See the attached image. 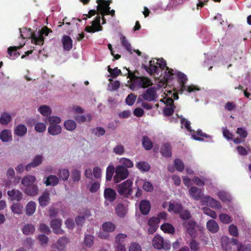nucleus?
Instances as JSON below:
<instances>
[{
  "label": "nucleus",
  "instance_id": "nucleus-1",
  "mask_svg": "<svg viewBox=\"0 0 251 251\" xmlns=\"http://www.w3.org/2000/svg\"><path fill=\"white\" fill-rule=\"evenodd\" d=\"M127 77L129 78L131 80L130 88L131 89L140 88H145L152 85V83L149 78L144 76H137L134 73L131 72L129 70H127Z\"/></svg>",
  "mask_w": 251,
  "mask_h": 251
},
{
  "label": "nucleus",
  "instance_id": "nucleus-2",
  "mask_svg": "<svg viewBox=\"0 0 251 251\" xmlns=\"http://www.w3.org/2000/svg\"><path fill=\"white\" fill-rule=\"evenodd\" d=\"M176 75L178 77V81L179 83L180 88V90L182 92L186 90L188 93H191L196 90L199 91L200 88L195 85H190L186 87L185 84L188 80L186 75L180 72H177Z\"/></svg>",
  "mask_w": 251,
  "mask_h": 251
},
{
  "label": "nucleus",
  "instance_id": "nucleus-3",
  "mask_svg": "<svg viewBox=\"0 0 251 251\" xmlns=\"http://www.w3.org/2000/svg\"><path fill=\"white\" fill-rule=\"evenodd\" d=\"M132 181L127 179L117 186V191L120 195L127 197L132 193Z\"/></svg>",
  "mask_w": 251,
  "mask_h": 251
},
{
  "label": "nucleus",
  "instance_id": "nucleus-4",
  "mask_svg": "<svg viewBox=\"0 0 251 251\" xmlns=\"http://www.w3.org/2000/svg\"><path fill=\"white\" fill-rule=\"evenodd\" d=\"M152 244L153 247L158 250L163 249L165 250H169L171 248V244L158 234H156L152 240Z\"/></svg>",
  "mask_w": 251,
  "mask_h": 251
},
{
  "label": "nucleus",
  "instance_id": "nucleus-5",
  "mask_svg": "<svg viewBox=\"0 0 251 251\" xmlns=\"http://www.w3.org/2000/svg\"><path fill=\"white\" fill-rule=\"evenodd\" d=\"M129 174L128 170L123 166H118L115 169V175L113 179L115 183H118L126 179Z\"/></svg>",
  "mask_w": 251,
  "mask_h": 251
},
{
  "label": "nucleus",
  "instance_id": "nucleus-6",
  "mask_svg": "<svg viewBox=\"0 0 251 251\" xmlns=\"http://www.w3.org/2000/svg\"><path fill=\"white\" fill-rule=\"evenodd\" d=\"M20 32H21V36L23 38H30L31 39V42L32 43L35 44V45H42L44 43V37L42 36V35H40L39 33L38 37H37L35 33L32 32L30 31V29H29V35L28 36L24 37L23 35L22 34V32H24L25 31H27V28H24L23 29V31L21 30V29H20Z\"/></svg>",
  "mask_w": 251,
  "mask_h": 251
},
{
  "label": "nucleus",
  "instance_id": "nucleus-7",
  "mask_svg": "<svg viewBox=\"0 0 251 251\" xmlns=\"http://www.w3.org/2000/svg\"><path fill=\"white\" fill-rule=\"evenodd\" d=\"M99 13L92 22L91 26L87 25L85 28V30L88 32H95L102 30V26L100 25V17Z\"/></svg>",
  "mask_w": 251,
  "mask_h": 251
},
{
  "label": "nucleus",
  "instance_id": "nucleus-8",
  "mask_svg": "<svg viewBox=\"0 0 251 251\" xmlns=\"http://www.w3.org/2000/svg\"><path fill=\"white\" fill-rule=\"evenodd\" d=\"M111 1L105 0H97V3H98L97 5V11L102 16H104V13L107 11V10L110 9L109 6Z\"/></svg>",
  "mask_w": 251,
  "mask_h": 251
},
{
  "label": "nucleus",
  "instance_id": "nucleus-9",
  "mask_svg": "<svg viewBox=\"0 0 251 251\" xmlns=\"http://www.w3.org/2000/svg\"><path fill=\"white\" fill-rule=\"evenodd\" d=\"M141 96L146 101H152L154 100L156 98V93L155 88L154 87L148 88Z\"/></svg>",
  "mask_w": 251,
  "mask_h": 251
},
{
  "label": "nucleus",
  "instance_id": "nucleus-10",
  "mask_svg": "<svg viewBox=\"0 0 251 251\" xmlns=\"http://www.w3.org/2000/svg\"><path fill=\"white\" fill-rule=\"evenodd\" d=\"M183 227L185 228L186 232L189 234L191 237L195 235L196 230L195 226L196 223L193 221H186L182 224Z\"/></svg>",
  "mask_w": 251,
  "mask_h": 251
},
{
  "label": "nucleus",
  "instance_id": "nucleus-11",
  "mask_svg": "<svg viewBox=\"0 0 251 251\" xmlns=\"http://www.w3.org/2000/svg\"><path fill=\"white\" fill-rule=\"evenodd\" d=\"M25 44V43H24L18 46L9 47L7 49V53L8 54L7 57L12 60H15L20 55V53L18 51V50L21 49Z\"/></svg>",
  "mask_w": 251,
  "mask_h": 251
},
{
  "label": "nucleus",
  "instance_id": "nucleus-12",
  "mask_svg": "<svg viewBox=\"0 0 251 251\" xmlns=\"http://www.w3.org/2000/svg\"><path fill=\"white\" fill-rule=\"evenodd\" d=\"M61 224L62 220L61 219H54L51 221L50 225L54 233L56 234L64 233V230L61 229Z\"/></svg>",
  "mask_w": 251,
  "mask_h": 251
},
{
  "label": "nucleus",
  "instance_id": "nucleus-13",
  "mask_svg": "<svg viewBox=\"0 0 251 251\" xmlns=\"http://www.w3.org/2000/svg\"><path fill=\"white\" fill-rule=\"evenodd\" d=\"M202 201L206 203L207 205H209L212 208L218 209L222 208L221 203L209 196H206L204 197L203 198Z\"/></svg>",
  "mask_w": 251,
  "mask_h": 251
},
{
  "label": "nucleus",
  "instance_id": "nucleus-14",
  "mask_svg": "<svg viewBox=\"0 0 251 251\" xmlns=\"http://www.w3.org/2000/svg\"><path fill=\"white\" fill-rule=\"evenodd\" d=\"M155 64H156L154 60L151 59L149 62V66H147L146 65L143 64L142 68H144L147 71V72L151 75H152L154 73L158 74L159 69L157 66Z\"/></svg>",
  "mask_w": 251,
  "mask_h": 251
},
{
  "label": "nucleus",
  "instance_id": "nucleus-15",
  "mask_svg": "<svg viewBox=\"0 0 251 251\" xmlns=\"http://www.w3.org/2000/svg\"><path fill=\"white\" fill-rule=\"evenodd\" d=\"M103 196L105 201L112 202L116 199V193L112 188H106L104 190Z\"/></svg>",
  "mask_w": 251,
  "mask_h": 251
},
{
  "label": "nucleus",
  "instance_id": "nucleus-16",
  "mask_svg": "<svg viewBox=\"0 0 251 251\" xmlns=\"http://www.w3.org/2000/svg\"><path fill=\"white\" fill-rule=\"evenodd\" d=\"M7 195L11 201H21L23 199V193L19 190L13 189L7 191Z\"/></svg>",
  "mask_w": 251,
  "mask_h": 251
},
{
  "label": "nucleus",
  "instance_id": "nucleus-17",
  "mask_svg": "<svg viewBox=\"0 0 251 251\" xmlns=\"http://www.w3.org/2000/svg\"><path fill=\"white\" fill-rule=\"evenodd\" d=\"M43 157L42 155H36L33 159L32 161L25 166V170L28 171L31 168H35L40 165L43 161Z\"/></svg>",
  "mask_w": 251,
  "mask_h": 251
},
{
  "label": "nucleus",
  "instance_id": "nucleus-18",
  "mask_svg": "<svg viewBox=\"0 0 251 251\" xmlns=\"http://www.w3.org/2000/svg\"><path fill=\"white\" fill-rule=\"evenodd\" d=\"M222 249L224 251H231V243L230 239L227 236L222 237L221 239Z\"/></svg>",
  "mask_w": 251,
  "mask_h": 251
},
{
  "label": "nucleus",
  "instance_id": "nucleus-19",
  "mask_svg": "<svg viewBox=\"0 0 251 251\" xmlns=\"http://www.w3.org/2000/svg\"><path fill=\"white\" fill-rule=\"evenodd\" d=\"M139 209L141 213L146 215L149 214L151 210V204L147 200H142L139 204Z\"/></svg>",
  "mask_w": 251,
  "mask_h": 251
},
{
  "label": "nucleus",
  "instance_id": "nucleus-20",
  "mask_svg": "<svg viewBox=\"0 0 251 251\" xmlns=\"http://www.w3.org/2000/svg\"><path fill=\"white\" fill-rule=\"evenodd\" d=\"M62 43L65 50L70 51L73 48V40L68 35H64L62 37Z\"/></svg>",
  "mask_w": 251,
  "mask_h": 251
},
{
  "label": "nucleus",
  "instance_id": "nucleus-21",
  "mask_svg": "<svg viewBox=\"0 0 251 251\" xmlns=\"http://www.w3.org/2000/svg\"><path fill=\"white\" fill-rule=\"evenodd\" d=\"M190 195L195 200L201 199L202 196L201 190L197 187H192L189 190Z\"/></svg>",
  "mask_w": 251,
  "mask_h": 251
},
{
  "label": "nucleus",
  "instance_id": "nucleus-22",
  "mask_svg": "<svg viewBox=\"0 0 251 251\" xmlns=\"http://www.w3.org/2000/svg\"><path fill=\"white\" fill-rule=\"evenodd\" d=\"M206 227L211 233H217L219 230V226L217 222L214 220H210L206 223Z\"/></svg>",
  "mask_w": 251,
  "mask_h": 251
},
{
  "label": "nucleus",
  "instance_id": "nucleus-23",
  "mask_svg": "<svg viewBox=\"0 0 251 251\" xmlns=\"http://www.w3.org/2000/svg\"><path fill=\"white\" fill-rule=\"evenodd\" d=\"M40 205L42 207L47 206L50 201V198L49 197V192H44L42 195L38 199Z\"/></svg>",
  "mask_w": 251,
  "mask_h": 251
},
{
  "label": "nucleus",
  "instance_id": "nucleus-24",
  "mask_svg": "<svg viewBox=\"0 0 251 251\" xmlns=\"http://www.w3.org/2000/svg\"><path fill=\"white\" fill-rule=\"evenodd\" d=\"M59 183V178L55 175H50L47 178L45 182L46 186H55Z\"/></svg>",
  "mask_w": 251,
  "mask_h": 251
},
{
  "label": "nucleus",
  "instance_id": "nucleus-25",
  "mask_svg": "<svg viewBox=\"0 0 251 251\" xmlns=\"http://www.w3.org/2000/svg\"><path fill=\"white\" fill-rule=\"evenodd\" d=\"M182 210L183 207L181 204L170 202L168 208V211L169 212H173L175 213H180Z\"/></svg>",
  "mask_w": 251,
  "mask_h": 251
},
{
  "label": "nucleus",
  "instance_id": "nucleus-26",
  "mask_svg": "<svg viewBox=\"0 0 251 251\" xmlns=\"http://www.w3.org/2000/svg\"><path fill=\"white\" fill-rule=\"evenodd\" d=\"M14 133L18 136H24L27 133V128L25 125L20 124L15 127Z\"/></svg>",
  "mask_w": 251,
  "mask_h": 251
},
{
  "label": "nucleus",
  "instance_id": "nucleus-27",
  "mask_svg": "<svg viewBox=\"0 0 251 251\" xmlns=\"http://www.w3.org/2000/svg\"><path fill=\"white\" fill-rule=\"evenodd\" d=\"M48 133L52 135H57L59 134L62 131L60 126L58 125H50L48 128Z\"/></svg>",
  "mask_w": 251,
  "mask_h": 251
},
{
  "label": "nucleus",
  "instance_id": "nucleus-28",
  "mask_svg": "<svg viewBox=\"0 0 251 251\" xmlns=\"http://www.w3.org/2000/svg\"><path fill=\"white\" fill-rule=\"evenodd\" d=\"M36 180L34 176L31 175L26 176L22 180V184L26 187L34 184Z\"/></svg>",
  "mask_w": 251,
  "mask_h": 251
},
{
  "label": "nucleus",
  "instance_id": "nucleus-29",
  "mask_svg": "<svg viewBox=\"0 0 251 251\" xmlns=\"http://www.w3.org/2000/svg\"><path fill=\"white\" fill-rule=\"evenodd\" d=\"M69 242V238L67 237L62 236L59 238L57 241V249L60 251H65V246Z\"/></svg>",
  "mask_w": 251,
  "mask_h": 251
},
{
  "label": "nucleus",
  "instance_id": "nucleus-30",
  "mask_svg": "<svg viewBox=\"0 0 251 251\" xmlns=\"http://www.w3.org/2000/svg\"><path fill=\"white\" fill-rule=\"evenodd\" d=\"M0 139L3 142H7L12 140L11 131L8 129H4L0 133Z\"/></svg>",
  "mask_w": 251,
  "mask_h": 251
},
{
  "label": "nucleus",
  "instance_id": "nucleus-31",
  "mask_svg": "<svg viewBox=\"0 0 251 251\" xmlns=\"http://www.w3.org/2000/svg\"><path fill=\"white\" fill-rule=\"evenodd\" d=\"M160 152L165 157H170L172 155L171 148L169 143L165 144L161 148Z\"/></svg>",
  "mask_w": 251,
  "mask_h": 251
},
{
  "label": "nucleus",
  "instance_id": "nucleus-32",
  "mask_svg": "<svg viewBox=\"0 0 251 251\" xmlns=\"http://www.w3.org/2000/svg\"><path fill=\"white\" fill-rule=\"evenodd\" d=\"M25 192L28 196H34L38 193V187L35 184L29 186L25 188Z\"/></svg>",
  "mask_w": 251,
  "mask_h": 251
},
{
  "label": "nucleus",
  "instance_id": "nucleus-33",
  "mask_svg": "<svg viewBox=\"0 0 251 251\" xmlns=\"http://www.w3.org/2000/svg\"><path fill=\"white\" fill-rule=\"evenodd\" d=\"M36 203L35 202L30 201L28 202L25 207V213L28 216L32 215L36 210Z\"/></svg>",
  "mask_w": 251,
  "mask_h": 251
},
{
  "label": "nucleus",
  "instance_id": "nucleus-34",
  "mask_svg": "<svg viewBox=\"0 0 251 251\" xmlns=\"http://www.w3.org/2000/svg\"><path fill=\"white\" fill-rule=\"evenodd\" d=\"M136 167L142 172H148L151 169L150 165L146 161H140L136 164Z\"/></svg>",
  "mask_w": 251,
  "mask_h": 251
},
{
  "label": "nucleus",
  "instance_id": "nucleus-35",
  "mask_svg": "<svg viewBox=\"0 0 251 251\" xmlns=\"http://www.w3.org/2000/svg\"><path fill=\"white\" fill-rule=\"evenodd\" d=\"M94 235L89 234H85L84 239L85 246L88 248L91 247L94 244Z\"/></svg>",
  "mask_w": 251,
  "mask_h": 251
},
{
  "label": "nucleus",
  "instance_id": "nucleus-36",
  "mask_svg": "<svg viewBox=\"0 0 251 251\" xmlns=\"http://www.w3.org/2000/svg\"><path fill=\"white\" fill-rule=\"evenodd\" d=\"M91 216L90 212L88 210L85 212V216H77L75 219L76 224L78 226H82L85 222V218H88Z\"/></svg>",
  "mask_w": 251,
  "mask_h": 251
},
{
  "label": "nucleus",
  "instance_id": "nucleus-37",
  "mask_svg": "<svg viewBox=\"0 0 251 251\" xmlns=\"http://www.w3.org/2000/svg\"><path fill=\"white\" fill-rule=\"evenodd\" d=\"M142 145L146 150H150L153 147V144L149 137L144 136L142 139Z\"/></svg>",
  "mask_w": 251,
  "mask_h": 251
},
{
  "label": "nucleus",
  "instance_id": "nucleus-38",
  "mask_svg": "<svg viewBox=\"0 0 251 251\" xmlns=\"http://www.w3.org/2000/svg\"><path fill=\"white\" fill-rule=\"evenodd\" d=\"M12 119L11 116L10 114L4 112L0 117V124L3 125H7Z\"/></svg>",
  "mask_w": 251,
  "mask_h": 251
},
{
  "label": "nucleus",
  "instance_id": "nucleus-39",
  "mask_svg": "<svg viewBox=\"0 0 251 251\" xmlns=\"http://www.w3.org/2000/svg\"><path fill=\"white\" fill-rule=\"evenodd\" d=\"M160 228L165 233L174 234L175 232V228L170 224H164L161 226Z\"/></svg>",
  "mask_w": 251,
  "mask_h": 251
},
{
  "label": "nucleus",
  "instance_id": "nucleus-40",
  "mask_svg": "<svg viewBox=\"0 0 251 251\" xmlns=\"http://www.w3.org/2000/svg\"><path fill=\"white\" fill-rule=\"evenodd\" d=\"M39 112L44 116H49L51 113L50 107L47 105H43L40 106L38 108Z\"/></svg>",
  "mask_w": 251,
  "mask_h": 251
},
{
  "label": "nucleus",
  "instance_id": "nucleus-41",
  "mask_svg": "<svg viewBox=\"0 0 251 251\" xmlns=\"http://www.w3.org/2000/svg\"><path fill=\"white\" fill-rule=\"evenodd\" d=\"M11 211L15 214H20L22 213L23 206L20 203H14L10 207Z\"/></svg>",
  "mask_w": 251,
  "mask_h": 251
},
{
  "label": "nucleus",
  "instance_id": "nucleus-42",
  "mask_svg": "<svg viewBox=\"0 0 251 251\" xmlns=\"http://www.w3.org/2000/svg\"><path fill=\"white\" fill-rule=\"evenodd\" d=\"M117 215L120 217H124L126 215V210L124 205L122 203H118L115 209Z\"/></svg>",
  "mask_w": 251,
  "mask_h": 251
},
{
  "label": "nucleus",
  "instance_id": "nucleus-43",
  "mask_svg": "<svg viewBox=\"0 0 251 251\" xmlns=\"http://www.w3.org/2000/svg\"><path fill=\"white\" fill-rule=\"evenodd\" d=\"M35 230V227L33 225L31 224H26L23 228L22 231L25 235H29L33 233Z\"/></svg>",
  "mask_w": 251,
  "mask_h": 251
},
{
  "label": "nucleus",
  "instance_id": "nucleus-44",
  "mask_svg": "<svg viewBox=\"0 0 251 251\" xmlns=\"http://www.w3.org/2000/svg\"><path fill=\"white\" fill-rule=\"evenodd\" d=\"M102 229L104 231L107 232H113L116 228L115 225L112 223L105 222L102 224Z\"/></svg>",
  "mask_w": 251,
  "mask_h": 251
},
{
  "label": "nucleus",
  "instance_id": "nucleus-45",
  "mask_svg": "<svg viewBox=\"0 0 251 251\" xmlns=\"http://www.w3.org/2000/svg\"><path fill=\"white\" fill-rule=\"evenodd\" d=\"M64 126L67 130L73 131L76 128V125L74 121L68 120L64 122Z\"/></svg>",
  "mask_w": 251,
  "mask_h": 251
},
{
  "label": "nucleus",
  "instance_id": "nucleus-46",
  "mask_svg": "<svg viewBox=\"0 0 251 251\" xmlns=\"http://www.w3.org/2000/svg\"><path fill=\"white\" fill-rule=\"evenodd\" d=\"M115 171V168L112 165H109L106 169V179L107 181H111Z\"/></svg>",
  "mask_w": 251,
  "mask_h": 251
},
{
  "label": "nucleus",
  "instance_id": "nucleus-47",
  "mask_svg": "<svg viewBox=\"0 0 251 251\" xmlns=\"http://www.w3.org/2000/svg\"><path fill=\"white\" fill-rule=\"evenodd\" d=\"M121 44L126 50L129 52L130 53H132V47L128 41L126 39L125 36H122L121 38Z\"/></svg>",
  "mask_w": 251,
  "mask_h": 251
},
{
  "label": "nucleus",
  "instance_id": "nucleus-48",
  "mask_svg": "<svg viewBox=\"0 0 251 251\" xmlns=\"http://www.w3.org/2000/svg\"><path fill=\"white\" fill-rule=\"evenodd\" d=\"M193 138L198 141H203V139L201 138L200 137H204L205 138L209 137V136L207 135L206 133H204L202 132L201 130H198L196 132L192 134Z\"/></svg>",
  "mask_w": 251,
  "mask_h": 251
},
{
  "label": "nucleus",
  "instance_id": "nucleus-49",
  "mask_svg": "<svg viewBox=\"0 0 251 251\" xmlns=\"http://www.w3.org/2000/svg\"><path fill=\"white\" fill-rule=\"evenodd\" d=\"M105 130L104 128L101 127H97L92 129V134L96 135L97 137L102 136L105 134Z\"/></svg>",
  "mask_w": 251,
  "mask_h": 251
},
{
  "label": "nucleus",
  "instance_id": "nucleus-50",
  "mask_svg": "<svg viewBox=\"0 0 251 251\" xmlns=\"http://www.w3.org/2000/svg\"><path fill=\"white\" fill-rule=\"evenodd\" d=\"M58 176L63 180H67L70 176V172L67 169H63L59 170Z\"/></svg>",
  "mask_w": 251,
  "mask_h": 251
},
{
  "label": "nucleus",
  "instance_id": "nucleus-51",
  "mask_svg": "<svg viewBox=\"0 0 251 251\" xmlns=\"http://www.w3.org/2000/svg\"><path fill=\"white\" fill-rule=\"evenodd\" d=\"M136 98L137 96L134 94L130 93L126 99V103L129 106L132 105L135 102Z\"/></svg>",
  "mask_w": 251,
  "mask_h": 251
},
{
  "label": "nucleus",
  "instance_id": "nucleus-52",
  "mask_svg": "<svg viewBox=\"0 0 251 251\" xmlns=\"http://www.w3.org/2000/svg\"><path fill=\"white\" fill-rule=\"evenodd\" d=\"M75 120L78 123L84 122L86 121L89 122L91 120V115L90 114H88L86 116L84 115L76 116L75 117Z\"/></svg>",
  "mask_w": 251,
  "mask_h": 251
},
{
  "label": "nucleus",
  "instance_id": "nucleus-53",
  "mask_svg": "<svg viewBox=\"0 0 251 251\" xmlns=\"http://www.w3.org/2000/svg\"><path fill=\"white\" fill-rule=\"evenodd\" d=\"M108 71L110 74L111 76L114 78L117 77L122 73L121 71L118 69L117 67L111 69L109 66L108 67Z\"/></svg>",
  "mask_w": 251,
  "mask_h": 251
},
{
  "label": "nucleus",
  "instance_id": "nucleus-54",
  "mask_svg": "<svg viewBox=\"0 0 251 251\" xmlns=\"http://www.w3.org/2000/svg\"><path fill=\"white\" fill-rule=\"evenodd\" d=\"M127 238V235L123 233H119L115 237L116 244H125V240Z\"/></svg>",
  "mask_w": 251,
  "mask_h": 251
},
{
  "label": "nucleus",
  "instance_id": "nucleus-55",
  "mask_svg": "<svg viewBox=\"0 0 251 251\" xmlns=\"http://www.w3.org/2000/svg\"><path fill=\"white\" fill-rule=\"evenodd\" d=\"M174 164L176 169L179 172H182L184 169V165L182 160L176 159L174 160Z\"/></svg>",
  "mask_w": 251,
  "mask_h": 251
},
{
  "label": "nucleus",
  "instance_id": "nucleus-56",
  "mask_svg": "<svg viewBox=\"0 0 251 251\" xmlns=\"http://www.w3.org/2000/svg\"><path fill=\"white\" fill-rule=\"evenodd\" d=\"M219 217L221 222L224 224H227L232 221L231 217L227 214H221Z\"/></svg>",
  "mask_w": 251,
  "mask_h": 251
},
{
  "label": "nucleus",
  "instance_id": "nucleus-57",
  "mask_svg": "<svg viewBox=\"0 0 251 251\" xmlns=\"http://www.w3.org/2000/svg\"><path fill=\"white\" fill-rule=\"evenodd\" d=\"M203 211L205 214L210 216L213 219H216L217 217L216 213L208 207H204Z\"/></svg>",
  "mask_w": 251,
  "mask_h": 251
},
{
  "label": "nucleus",
  "instance_id": "nucleus-58",
  "mask_svg": "<svg viewBox=\"0 0 251 251\" xmlns=\"http://www.w3.org/2000/svg\"><path fill=\"white\" fill-rule=\"evenodd\" d=\"M143 189L146 192H152L153 190L152 184L149 181H144L143 186Z\"/></svg>",
  "mask_w": 251,
  "mask_h": 251
},
{
  "label": "nucleus",
  "instance_id": "nucleus-59",
  "mask_svg": "<svg viewBox=\"0 0 251 251\" xmlns=\"http://www.w3.org/2000/svg\"><path fill=\"white\" fill-rule=\"evenodd\" d=\"M236 132L239 135L241 138L245 139L248 136L247 131L243 127H238Z\"/></svg>",
  "mask_w": 251,
  "mask_h": 251
},
{
  "label": "nucleus",
  "instance_id": "nucleus-60",
  "mask_svg": "<svg viewBox=\"0 0 251 251\" xmlns=\"http://www.w3.org/2000/svg\"><path fill=\"white\" fill-rule=\"evenodd\" d=\"M157 62H156V64L159 66V67L161 70H168L169 67L167 66L166 62L164 59L162 58L158 59Z\"/></svg>",
  "mask_w": 251,
  "mask_h": 251
},
{
  "label": "nucleus",
  "instance_id": "nucleus-61",
  "mask_svg": "<svg viewBox=\"0 0 251 251\" xmlns=\"http://www.w3.org/2000/svg\"><path fill=\"white\" fill-rule=\"evenodd\" d=\"M72 178L74 182H78L80 178V172L78 170H74L72 173Z\"/></svg>",
  "mask_w": 251,
  "mask_h": 251
},
{
  "label": "nucleus",
  "instance_id": "nucleus-62",
  "mask_svg": "<svg viewBox=\"0 0 251 251\" xmlns=\"http://www.w3.org/2000/svg\"><path fill=\"white\" fill-rule=\"evenodd\" d=\"M229 234L234 236V237H238V231L237 227L236 226L234 225H231L229 226Z\"/></svg>",
  "mask_w": 251,
  "mask_h": 251
},
{
  "label": "nucleus",
  "instance_id": "nucleus-63",
  "mask_svg": "<svg viewBox=\"0 0 251 251\" xmlns=\"http://www.w3.org/2000/svg\"><path fill=\"white\" fill-rule=\"evenodd\" d=\"M46 129V126L43 123H38L35 126V129L38 132H43Z\"/></svg>",
  "mask_w": 251,
  "mask_h": 251
},
{
  "label": "nucleus",
  "instance_id": "nucleus-64",
  "mask_svg": "<svg viewBox=\"0 0 251 251\" xmlns=\"http://www.w3.org/2000/svg\"><path fill=\"white\" fill-rule=\"evenodd\" d=\"M129 251H142V249L139 244L134 242L129 246Z\"/></svg>",
  "mask_w": 251,
  "mask_h": 251
}]
</instances>
